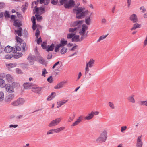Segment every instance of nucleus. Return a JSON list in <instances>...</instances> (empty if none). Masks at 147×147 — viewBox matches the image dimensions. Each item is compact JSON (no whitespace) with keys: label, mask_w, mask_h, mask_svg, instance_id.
Masks as SVG:
<instances>
[{"label":"nucleus","mask_w":147,"mask_h":147,"mask_svg":"<svg viewBox=\"0 0 147 147\" xmlns=\"http://www.w3.org/2000/svg\"><path fill=\"white\" fill-rule=\"evenodd\" d=\"M84 7H79L73 9V12L76 14V18L80 19L84 16L85 13L84 11Z\"/></svg>","instance_id":"obj_1"},{"label":"nucleus","mask_w":147,"mask_h":147,"mask_svg":"<svg viewBox=\"0 0 147 147\" xmlns=\"http://www.w3.org/2000/svg\"><path fill=\"white\" fill-rule=\"evenodd\" d=\"M107 132L106 130H104L102 131L99 137L97 139V141L100 142H105L107 138Z\"/></svg>","instance_id":"obj_2"},{"label":"nucleus","mask_w":147,"mask_h":147,"mask_svg":"<svg viewBox=\"0 0 147 147\" xmlns=\"http://www.w3.org/2000/svg\"><path fill=\"white\" fill-rule=\"evenodd\" d=\"M88 26L85 24H83L81 28L79 31L80 34L81 36V40H82L84 38L87 36V34H86V31L88 29Z\"/></svg>","instance_id":"obj_3"},{"label":"nucleus","mask_w":147,"mask_h":147,"mask_svg":"<svg viewBox=\"0 0 147 147\" xmlns=\"http://www.w3.org/2000/svg\"><path fill=\"white\" fill-rule=\"evenodd\" d=\"M94 60L91 59L88 62L86 63L85 69V74H87L90 71L89 68H91L94 66Z\"/></svg>","instance_id":"obj_4"},{"label":"nucleus","mask_w":147,"mask_h":147,"mask_svg":"<svg viewBox=\"0 0 147 147\" xmlns=\"http://www.w3.org/2000/svg\"><path fill=\"white\" fill-rule=\"evenodd\" d=\"M61 121V118H57L51 121L48 124L49 127H51L58 125Z\"/></svg>","instance_id":"obj_5"},{"label":"nucleus","mask_w":147,"mask_h":147,"mask_svg":"<svg viewBox=\"0 0 147 147\" xmlns=\"http://www.w3.org/2000/svg\"><path fill=\"white\" fill-rule=\"evenodd\" d=\"M75 5V1L73 0H68L67 3L64 5V6L66 8L69 9L74 7Z\"/></svg>","instance_id":"obj_6"},{"label":"nucleus","mask_w":147,"mask_h":147,"mask_svg":"<svg viewBox=\"0 0 147 147\" xmlns=\"http://www.w3.org/2000/svg\"><path fill=\"white\" fill-rule=\"evenodd\" d=\"M16 39L17 43L20 44L19 46L16 47V50L17 51H20L21 49L22 46L21 44L23 43V40L21 38L17 36L16 37Z\"/></svg>","instance_id":"obj_7"},{"label":"nucleus","mask_w":147,"mask_h":147,"mask_svg":"<svg viewBox=\"0 0 147 147\" xmlns=\"http://www.w3.org/2000/svg\"><path fill=\"white\" fill-rule=\"evenodd\" d=\"M15 97L14 95L12 94L7 95L6 97L5 101L6 102L10 103L14 99Z\"/></svg>","instance_id":"obj_8"},{"label":"nucleus","mask_w":147,"mask_h":147,"mask_svg":"<svg viewBox=\"0 0 147 147\" xmlns=\"http://www.w3.org/2000/svg\"><path fill=\"white\" fill-rule=\"evenodd\" d=\"M41 90L40 88L37 87L34 84L32 88V91L36 93L40 94Z\"/></svg>","instance_id":"obj_9"},{"label":"nucleus","mask_w":147,"mask_h":147,"mask_svg":"<svg viewBox=\"0 0 147 147\" xmlns=\"http://www.w3.org/2000/svg\"><path fill=\"white\" fill-rule=\"evenodd\" d=\"M130 20L133 23L137 22L138 21V19L137 15L135 14H133L131 15L129 18Z\"/></svg>","instance_id":"obj_10"},{"label":"nucleus","mask_w":147,"mask_h":147,"mask_svg":"<svg viewBox=\"0 0 147 147\" xmlns=\"http://www.w3.org/2000/svg\"><path fill=\"white\" fill-rule=\"evenodd\" d=\"M141 138V136H139L138 137L136 142V147H142L143 142Z\"/></svg>","instance_id":"obj_11"},{"label":"nucleus","mask_w":147,"mask_h":147,"mask_svg":"<svg viewBox=\"0 0 147 147\" xmlns=\"http://www.w3.org/2000/svg\"><path fill=\"white\" fill-rule=\"evenodd\" d=\"M34 9L35 10V13H36L37 14H42L44 12V8L40 7L38 8L36 6Z\"/></svg>","instance_id":"obj_12"},{"label":"nucleus","mask_w":147,"mask_h":147,"mask_svg":"<svg viewBox=\"0 0 147 147\" xmlns=\"http://www.w3.org/2000/svg\"><path fill=\"white\" fill-rule=\"evenodd\" d=\"M5 88L6 91L8 92L12 93L14 91L13 87L9 84L6 85Z\"/></svg>","instance_id":"obj_13"},{"label":"nucleus","mask_w":147,"mask_h":147,"mask_svg":"<svg viewBox=\"0 0 147 147\" xmlns=\"http://www.w3.org/2000/svg\"><path fill=\"white\" fill-rule=\"evenodd\" d=\"M67 82L66 81H62L60 82L54 87L55 89H59L62 88L63 86L66 84Z\"/></svg>","instance_id":"obj_14"},{"label":"nucleus","mask_w":147,"mask_h":147,"mask_svg":"<svg viewBox=\"0 0 147 147\" xmlns=\"http://www.w3.org/2000/svg\"><path fill=\"white\" fill-rule=\"evenodd\" d=\"M134 96L135 95L133 94L129 96L127 99L128 101L130 103L134 104L136 102Z\"/></svg>","instance_id":"obj_15"},{"label":"nucleus","mask_w":147,"mask_h":147,"mask_svg":"<svg viewBox=\"0 0 147 147\" xmlns=\"http://www.w3.org/2000/svg\"><path fill=\"white\" fill-rule=\"evenodd\" d=\"M34 84L29 82L25 83L23 86L25 89H32Z\"/></svg>","instance_id":"obj_16"},{"label":"nucleus","mask_w":147,"mask_h":147,"mask_svg":"<svg viewBox=\"0 0 147 147\" xmlns=\"http://www.w3.org/2000/svg\"><path fill=\"white\" fill-rule=\"evenodd\" d=\"M61 66V62L58 61L55 63L52 67L53 69H54L56 67V70L57 71L60 70Z\"/></svg>","instance_id":"obj_17"},{"label":"nucleus","mask_w":147,"mask_h":147,"mask_svg":"<svg viewBox=\"0 0 147 147\" xmlns=\"http://www.w3.org/2000/svg\"><path fill=\"white\" fill-rule=\"evenodd\" d=\"M83 22V21L81 20H78L73 22L71 24L72 26H79L81 25Z\"/></svg>","instance_id":"obj_18"},{"label":"nucleus","mask_w":147,"mask_h":147,"mask_svg":"<svg viewBox=\"0 0 147 147\" xmlns=\"http://www.w3.org/2000/svg\"><path fill=\"white\" fill-rule=\"evenodd\" d=\"M5 78L6 80L9 82H11L13 81V78L11 76L8 74L6 75Z\"/></svg>","instance_id":"obj_19"},{"label":"nucleus","mask_w":147,"mask_h":147,"mask_svg":"<svg viewBox=\"0 0 147 147\" xmlns=\"http://www.w3.org/2000/svg\"><path fill=\"white\" fill-rule=\"evenodd\" d=\"M68 101V100H64L62 101H60L57 102V104L58 106H57V108H59L62 105L65 104Z\"/></svg>","instance_id":"obj_20"},{"label":"nucleus","mask_w":147,"mask_h":147,"mask_svg":"<svg viewBox=\"0 0 147 147\" xmlns=\"http://www.w3.org/2000/svg\"><path fill=\"white\" fill-rule=\"evenodd\" d=\"M31 20L33 24V25L32 26V28L33 30H34L36 28V24L35 22V18L34 16H33L31 18Z\"/></svg>","instance_id":"obj_21"},{"label":"nucleus","mask_w":147,"mask_h":147,"mask_svg":"<svg viewBox=\"0 0 147 147\" xmlns=\"http://www.w3.org/2000/svg\"><path fill=\"white\" fill-rule=\"evenodd\" d=\"M65 127L64 126L61 127L59 128L54 129L55 133H59L61 131L65 129Z\"/></svg>","instance_id":"obj_22"},{"label":"nucleus","mask_w":147,"mask_h":147,"mask_svg":"<svg viewBox=\"0 0 147 147\" xmlns=\"http://www.w3.org/2000/svg\"><path fill=\"white\" fill-rule=\"evenodd\" d=\"M81 38V40L79 39V35H75L72 39V42H78L82 41Z\"/></svg>","instance_id":"obj_23"},{"label":"nucleus","mask_w":147,"mask_h":147,"mask_svg":"<svg viewBox=\"0 0 147 147\" xmlns=\"http://www.w3.org/2000/svg\"><path fill=\"white\" fill-rule=\"evenodd\" d=\"M14 25L16 27H20L22 25L21 22L19 20H15L14 23Z\"/></svg>","instance_id":"obj_24"},{"label":"nucleus","mask_w":147,"mask_h":147,"mask_svg":"<svg viewBox=\"0 0 147 147\" xmlns=\"http://www.w3.org/2000/svg\"><path fill=\"white\" fill-rule=\"evenodd\" d=\"M141 26V24L136 23L133 25L132 27L131 28V30L132 31L136 29L137 28H140Z\"/></svg>","instance_id":"obj_25"},{"label":"nucleus","mask_w":147,"mask_h":147,"mask_svg":"<svg viewBox=\"0 0 147 147\" xmlns=\"http://www.w3.org/2000/svg\"><path fill=\"white\" fill-rule=\"evenodd\" d=\"M94 117L92 112L89 113L88 115L85 117V119L87 120H89L92 119Z\"/></svg>","instance_id":"obj_26"},{"label":"nucleus","mask_w":147,"mask_h":147,"mask_svg":"<svg viewBox=\"0 0 147 147\" xmlns=\"http://www.w3.org/2000/svg\"><path fill=\"white\" fill-rule=\"evenodd\" d=\"M13 48L12 47L8 46L6 47L4 49V51L7 53H8L10 52L12 50Z\"/></svg>","instance_id":"obj_27"},{"label":"nucleus","mask_w":147,"mask_h":147,"mask_svg":"<svg viewBox=\"0 0 147 147\" xmlns=\"http://www.w3.org/2000/svg\"><path fill=\"white\" fill-rule=\"evenodd\" d=\"M78 28L77 27H74L70 28L69 29V32L76 34V32H77Z\"/></svg>","instance_id":"obj_28"},{"label":"nucleus","mask_w":147,"mask_h":147,"mask_svg":"<svg viewBox=\"0 0 147 147\" xmlns=\"http://www.w3.org/2000/svg\"><path fill=\"white\" fill-rule=\"evenodd\" d=\"M67 43V41L65 40L64 39H62L60 41V43L59 44L61 47H63L66 45Z\"/></svg>","instance_id":"obj_29"},{"label":"nucleus","mask_w":147,"mask_h":147,"mask_svg":"<svg viewBox=\"0 0 147 147\" xmlns=\"http://www.w3.org/2000/svg\"><path fill=\"white\" fill-rule=\"evenodd\" d=\"M55 96V93L54 92H52L50 95L48 96L47 100L48 101H50L53 99Z\"/></svg>","instance_id":"obj_30"},{"label":"nucleus","mask_w":147,"mask_h":147,"mask_svg":"<svg viewBox=\"0 0 147 147\" xmlns=\"http://www.w3.org/2000/svg\"><path fill=\"white\" fill-rule=\"evenodd\" d=\"M22 28L21 27L18 28V29L15 30V31L16 32L17 34L20 36H22L21 31Z\"/></svg>","instance_id":"obj_31"},{"label":"nucleus","mask_w":147,"mask_h":147,"mask_svg":"<svg viewBox=\"0 0 147 147\" xmlns=\"http://www.w3.org/2000/svg\"><path fill=\"white\" fill-rule=\"evenodd\" d=\"M20 105H23L25 102L24 99L22 98H19L17 100Z\"/></svg>","instance_id":"obj_32"},{"label":"nucleus","mask_w":147,"mask_h":147,"mask_svg":"<svg viewBox=\"0 0 147 147\" xmlns=\"http://www.w3.org/2000/svg\"><path fill=\"white\" fill-rule=\"evenodd\" d=\"M22 55V54L21 53H15L13 56V57L15 58H18L21 57Z\"/></svg>","instance_id":"obj_33"},{"label":"nucleus","mask_w":147,"mask_h":147,"mask_svg":"<svg viewBox=\"0 0 147 147\" xmlns=\"http://www.w3.org/2000/svg\"><path fill=\"white\" fill-rule=\"evenodd\" d=\"M75 115L74 113L71 114L70 115L68 119V121L69 122H71V121H72L75 117Z\"/></svg>","instance_id":"obj_34"},{"label":"nucleus","mask_w":147,"mask_h":147,"mask_svg":"<svg viewBox=\"0 0 147 147\" xmlns=\"http://www.w3.org/2000/svg\"><path fill=\"white\" fill-rule=\"evenodd\" d=\"M91 21L90 18L89 16H87L86 17L85 21L86 23L88 25L90 24Z\"/></svg>","instance_id":"obj_35"},{"label":"nucleus","mask_w":147,"mask_h":147,"mask_svg":"<svg viewBox=\"0 0 147 147\" xmlns=\"http://www.w3.org/2000/svg\"><path fill=\"white\" fill-rule=\"evenodd\" d=\"M6 86L4 80L2 79H0V87L1 88H3Z\"/></svg>","instance_id":"obj_36"},{"label":"nucleus","mask_w":147,"mask_h":147,"mask_svg":"<svg viewBox=\"0 0 147 147\" xmlns=\"http://www.w3.org/2000/svg\"><path fill=\"white\" fill-rule=\"evenodd\" d=\"M54 47L55 45L52 44L49 47L47 48V51H52L53 50Z\"/></svg>","instance_id":"obj_37"},{"label":"nucleus","mask_w":147,"mask_h":147,"mask_svg":"<svg viewBox=\"0 0 147 147\" xmlns=\"http://www.w3.org/2000/svg\"><path fill=\"white\" fill-rule=\"evenodd\" d=\"M16 64L15 63H11L9 64H6V66L9 69L12 68L14 67H16Z\"/></svg>","instance_id":"obj_38"},{"label":"nucleus","mask_w":147,"mask_h":147,"mask_svg":"<svg viewBox=\"0 0 147 147\" xmlns=\"http://www.w3.org/2000/svg\"><path fill=\"white\" fill-rule=\"evenodd\" d=\"M139 103L141 106L147 107V100L140 101Z\"/></svg>","instance_id":"obj_39"},{"label":"nucleus","mask_w":147,"mask_h":147,"mask_svg":"<svg viewBox=\"0 0 147 147\" xmlns=\"http://www.w3.org/2000/svg\"><path fill=\"white\" fill-rule=\"evenodd\" d=\"M108 34L106 35H103L100 36L97 42H99L100 41L103 40L105 39L107 36Z\"/></svg>","instance_id":"obj_40"},{"label":"nucleus","mask_w":147,"mask_h":147,"mask_svg":"<svg viewBox=\"0 0 147 147\" xmlns=\"http://www.w3.org/2000/svg\"><path fill=\"white\" fill-rule=\"evenodd\" d=\"M40 4L43 3L45 5H47L49 2V0H40Z\"/></svg>","instance_id":"obj_41"},{"label":"nucleus","mask_w":147,"mask_h":147,"mask_svg":"<svg viewBox=\"0 0 147 147\" xmlns=\"http://www.w3.org/2000/svg\"><path fill=\"white\" fill-rule=\"evenodd\" d=\"M108 105L109 107L112 109H114L115 108V106L114 103L111 102H109L108 103Z\"/></svg>","instance_id":"obj_42"},{"label":"nucleus","mask_w":147,"mask_h":147,"mask_svg":"<svg viewBox=\"0 0 147 147\" xmlns=\"http://www.w3.org/2000/svg\"><path fill=\"white\" fill-rule=\"evenodd\" d=\"M4 94L3 92H0V102L4 100Z\"/></svg>","instance_id":"obj_43"},{"label":"nucleus","mask_w":147,"mask_h":147,"mask_svg":"<svg viewBox=\"0 0 147 147\" xmlns=\"http://www.w3.org/2000/svg\"><path fill=\"white\" fill-rule=\"evenodd\" d=\"M54 133H55L54 129H52L48 130L46 134L47 135H49Z\"/></svg>","instance_id":"obj_44"},{"label":"nucleus","mask_w":147,"mask_h":147,"mask_svg":"<svg viewBox=\"0 0 147 147\" xmlns=\"http://www.w3.org/2000/svg\"><path fill=\"white\" fill-rule=\"evenodd\" d=\"M75 35V34L70 33L67 34V38L68 39H71L74 37V36Z\"/></svg>","instance_id":"obj_45"},{"label":"nucleus","mask_w":147,"mask_h":147,"mask_svg":"<svg viewBox=\"0 0 147 147\" xmlns=\"http://www.w3.org/2000/svg\"><path fill=\"white\" fill-rule=\"evenodd\" d=\"M67 51V49L65 47H63L61 50V53L63 54L65 53Z\"/></svg>","instance_id":"obj_46"},{"label":"nucleus","mask_w":147,"mask_h":147,"mask_svg":"<svg viewBox=\"0 0 147 147\" xmlns=\"http://www.w3.org/2000/svg\"><path fill=\"white\" fill-rule=\"evenodd\" d=\"M11 105L13 106H18L20 105L19 103H18V101L17 100H16L13 101L11 103Z\"/></svg>","instance_id":"obj_47"},{"label":"nucleus","mask_w":147,"mask_h":147,"mask_svg":"<svg viewBox=\"0 0 147 147\" xmlns=\"http://www.w3.org/2000/svg\"><path fill=\"white\" fill-rule=\"evenodd\" d=\"M38 59V62L42 64H44L45 63V61L42 57H40Z\"/></svg>","instance_id":"obj_48"},{"label":"nucleus","mask_w":147,"mask_h":147,"mask_svg":"<svg viewBox=\"0 0 147 147\" xmlns=\"http://www.w3.org/2000/svg\"><path fill=\"white\" fill-rule=\"evenodd\" d=\"M35 16L36 18V19L37 21H40V20H41L42 19V17L41 16L36 14L35 15Z\"/></svg>","instance_id":"obj_49"},{"label":"nucleus","mask_w":147,"mask_h":147,"mask_svg":"<svg viewBox=\"0 0 147 147\" xmlns=\"http://www.w3.org/2000/svg\"><path fill=\"white\" fill-rule=\"evenodd\" d=\"M42 76L45 77V74L48 73V72L46 70L45 68H44L42 70Z\"/></svg>","instance_id":"obj_50"},{"label":"nucleus","mask_w":147,"mask_h":147,"mask_svg":"<svg viewBox=\"0 0 147 147\" xmlns=\"http://www.w3.org/2000/svg\"><path fill=\"white\" fill-rule=\"evenodd\" d=\"M40 32L38 29H37L36 30L35 33V36L36 38H38L39 36L40 35Z\"/></svg>","instance_id":"obj_51"},{"label":"nucleus","mask_w":147,"mask_h":147,"mask_svg":"<svg viewBox=\"0 0 147 147\" xmlns=\"http://www.w3.org/2000/svg\"><path fill=\"white\" fill-rule=\"evenodd\" d=\"M140 10L141 11L142 13H144L146 11V9L145 8L144 6H142L140 8Z\"/></svg>","instance_id":"obj_52"},{"label":"nucleus","mask_w":147,"mask_h":147,"mask_svg":"<svg viewBox=\"0 0 147 147\" xmlns=\"http://www.w3.org/2000/svg\"><path fill=\"white\" fill-rule=\"evenodd\" d=\"M18 125L17 124L13 125L11 124L9 126V127L10 128H17L18 127Z\"/></svg>","instance_id":"obj_53"},{"label":"nucleus","mask_w":147,"mask_h":147,"mask_svg":"<svg viewBox=\"0 0 147 147\" xmlns=\"http://www.w3.org/2000/svg\"><path fill=\"white\" fill-rule=\"evenodd\" d=\"M47 80L49 83H51L53 81L52 77L51 76L49 77L47 79Z\"/></svg>","instance_id":"obj_54"},{"label":"nucleus","mask_w":147,"mask_h":147,"mask_svg":"<svg viewBox=\"0 0 147 147\" xmlns=\"http://www.w3.org/2000/svg\"><path fill=\"white\" fill-rule=\"evenodd\" d=\"M127 128V127L126 126L122 127H121V132L122 133H123L124 131Z\"/></svg>","instance_id":"obj_55"},{"label":"nucleus","mask_w":147,"mask_h":147,"mask_svg":"<svg viewBox=\"0 0 147 147\" xmlns=\"http://www.w3.org/2000/svg\"><path fill=\"white\" fill-rule=\"evenodd\" d=\"M83 116L82 115H80L78 117V118L77 119V120L80 123L83 120Z\"/></svg>","instance_id":"obj_56"},{"label":"nucleus","mask_w":147,"mask_h":147,"mask_svg":"<svg viewBox=\"0 0 147 147\" xmlns=\"http://www.w3.org/2000/svg\"><path fill=\"white\" fill-rule=\"evenodd\" d=\"M80 122L76 120V121H75L74 123L71 125V126H75L78 125Z\"/></svg>","instance_id":"obj_57"},{"label":"nucleus","mask_w":147,"mask_h":147,"mask_svg":"<svg viewBox=\"0 0 147 147\" xmlns=\"http://www.w3.org/2000/svg\"><path fill=\"white\" fill-rule=\"evenodd\" d=\"M80 122L76 120V121H75L74 123L71 125V126H75L78 125Z\"/></svg>","instance_id":"obj_58"},{"label":"nucleus","mask_w":147,"mask_h":147,"mask_svg":"<svg viewBox=\"0 0 147 147\" xmlns=\"http://www.w3.org/2000/svg\"><path fill=\"white\" fill-rule=\"evenodd\" d=\"M61 47L59 44L56 45L55 49V51L56 52H57L59 51V47Z\"/></svg>","instance_id":"obj_59"},{"label":"nucleus","mask_w":147,"mask_h":147,"mask_svg":"<svg viewBox=\"0 0 147 147\" xmlns=\"http://www.w3.org/2000/svg\"><path fill=\"white\" fill-rule=\"evenodd\" d=\"M12 57V55L8 54L5 56V58L6 59H11Z\"/></svg>","instance_id":"obj_60"},{"label":"nucleus","mask_w":147,"mask_h":147,"mask_svg":"<svg viewBox=\"0 0 147 147\" xmlns=\"http://www.w3.org/2000/svg\"><path fill=\"white\" fill-rule=\"evenodd\" d=\"M4 15L5 17L7 18H9L10 17L9 12L8 11H5Z\"/></svg>","instance_id":"obj_61"},{"label":"nucleus","mask_w":147,"mask_h":147,"mask_svg":"<svg viewBox=\"0 0 147 147\" xmlns=\"http://www.w3.org/2000/svg\"><path fill=\"white\" fill-rule=\"evenodd\" d=\"M58 2V0H52L51 1V3L54 5L57 4Z\"/></svg>","instance_id":"obj_62"},{"label":"nucleus","mask_w":147,"mask_h":147,"mask_svg":"<svg viewBox=\"0 0 147 147\" xmlns=\"http://www.w3.org/2000/svg\"><path fill=\"white\" fill-rule=\"evenodd\" d=\"M16 73L18 74H21L22 73V71L19 69L17 68L16 69Z\"/></svg>","instance_id":"obj_63"},{"label":"nucleus","mask_w":147,"mask_h":147,"mask_svg":"<svg viewBox=\"0 0 147 147\" xmlns=\"http://www.w3.org/2000/svg\"><path fill=\"white\" fill-rule=\"evenodd\" d=\"M144 47L147 45V36L146 37L144 42Z\"/></svg>","instance_id":"obj_64"}]
</instances>
